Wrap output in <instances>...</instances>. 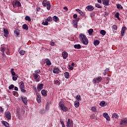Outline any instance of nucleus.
<instances>
[{
    "instance_id": "nucleus-6",
    "label": "nucleus",
    "mask_w": 127,
    "mask_h": 127,
    "mask_svg": "<svg viewBox=\"0 0 127 127\" xmlns=\"http://www.w3.org/2000/svg\"><path fill=\"white\" fill-rule=\"evenodd\" d=\"M102 4L105 6L110 5V0H102Z\"/></svg>"
},
{
    "instance_id": "nucleus-55",
    "label": "nucleus",
    "mask_w": 127,
    "mask_h": 127,
    "mask_svg": "<svg viewBox=\"0 0 127 127\" xmlns=\"http://www.w3.org/2000/svg\"><path fill=\"white\" fill-rule=\"evenodd\" d=\"M20 90H21V92H22V93H25V92H26V90H25V89H24V88H21Z\"/></svg>"
},
{
    "instance_id": "nucleus-62",
    "label": "nucleus",
    "mask_w": 127,
    "mask_h": 127,
    "mask_svg": "<svg viewBox=\"0 0 127 127\" xmlns=\"http://www.w3.org/2000/svg\"><path fill=\"white\" fill-rule=\"evenodd\" d=\"M37 101L38 103H41V98H37Z\"/></svg>"
},
{
    "instance_id": "nucleus-40",
    "label": "nucleus",
    "mask_w": 127,
    "mask_h": 127,
    "mask_svg": "<svg viewBox=\"0 0 127 127\" xmlns=\"http://www.w3.org/2000/svg\"><path fill=\"white\" fill-rule=\"evenodd\" d=\"M1 52H2V54H4V51H5V48L4 47H2L0 49Z\"/></svg>"
},
{
    "instance_id": "nucleus-16",
    "label": "nucleus",
    "mask_w": 127,
    "mask_h": 127,
    "mask_svg": "<svg viewBox=\"0 0 127 127\" xmlns=\"http://www.w3.org/2000/svg\"><path fill=\"white\" fill-rule=\"evenodd\" d=\"M3 31L4 33V36L5 37H7V36L8 35V30L6 29H4Z\"/></svg>"
},
{
    "instance_id": "nucleus-64",
    "label": "nucleus",
    "mask_w": 127,
    "mask_h": 127,
    "mask_svg": "<svg viewBox=\"0 0 127 127\" xmlns=\"http://www.w3.org/2000/svg\"><path fill=\"white\" fill-rule=\"evenodd\" d=\"M33 89L34 91H35V92H37V89H36V87L35 86H33Z\"/></svg>"
},
{
    "instance_id": "nucleus-37",
    "label": "nucleus",
    "mask_w": 127,
    "mask_h": 127,
    "mask_svg": "<svg viewBox=\"0 0 127 127\" xmlns=\"http://www.w3.org/2000/svg\"><path fill=\"white\" fill-rule=\"evenodd\" d=\"M100 34H101L103 36H104V35H106V31H105L104 30H101L100 31Z\"/></svg>"
},
{
    "instance_id": "nucleus-22",
    "label": "nucleus",
    "mask_w": 127,
    "mask_h": 127,
    "mask_svg": "<svg viewBox=\"0 0 127 127\" xmlns=\"http://www.w3.org/2000/svg\"><path fill=\"white\" fill-rule=\"evenodd\" d=\"M2 125L6 127H9V124L6 121H2Z\"/></svg>"
},
{
    "instance_id": "nucleus-53",
    "label": "nucleus",
    "mask_w": 127,
    "mask_h": 127,
    "mask_svg": "<svg viewBox=\"0 0 127 127\" xmlns=\"http://www.w3.org/2000/svg\"><path fill=\"white\" fill-rule=\"evenodd\" d=\"M126 30H127V27H122L121 32H124V33H125V31Z\"/></svg>"
},
{
    "instance_id": "nucleus-61",
    "label": "nucleus",
    "mask_w": 127,
    "mask_h": 127,
    "mask_svg": "<svg viewBox=\"0 0 127 127\" xmlns=\"http://www.w3.org/2000/svg\"><path fill=\"white\" fill-rule=\"evenodd\" d=\"M55 84H59V85H60V82H59V80H56L55 81Z\"/></svg>"
},
{
    "instance_id": "nucleus-28",
    "label": "nucleus",
    "mask_w": 127,
    "mask_h": 127,
    "mask_svg": "<svg viewBox=\"0 0 127 127\" xmlns=\"http://www.w3.org/2000/svg\"><path fill=\"white\" fill-rule=\"evenodd\" d=\"M53 19L54 21H55V22H57L58 20H59V18L56 16H54V17H53Z\"/></svg>"
},
{
    "instance_id": "nucleus-30",
    "label": "nucleus",
    "mask_w": 127,
    "mask_h": 127,
    "mask_svg": "<svg viewBox=\"0 0 127 127\" xmlns=\"http://www.w3.org/2000/svg\"><path fill=\"white\" fill-rule=\"evenodd\" d=\"M76 11H78V12L79 13V14H80L81 15H83V14H84V12H83V11H82V10H81L79 9H75Z\"/></svg>"
},
{
    "instance_id": "nucleus-32",
    "label": "nucleus",
    "mask_w": 127,
    "mask_h": 127,
    "mask_svg": "<svg viewBox=\"0 0 127 127\" xmlns=\"http://www.w3.org/2000/svg\"><path fill=\"white\" fill-rule=\"evenodd\" d=\"M19 85H20V88H24V82H23V81L20 82Z\"/></svg>"
},
{
    "instance_id": "nucleus-45",
    "label": "nucleus",
    "mask_w": 127,
    "mask_h": 127,
    "mask_svg": "<svg viewBox=\"0 0 127 127\" xmlns=\"http://www.w3.org/2000/svg\"><path fill=\"white\" fill-rule=\"evenodd\" d=\"M46 111L44 109H43L40 111V114L41 115H43V114H45Z\"/></svg>"
},
{
    "instance_id": "nucleus-34",
    "label": "nucleus",
    "mask_w": 127,
    "mask_h": 127,
    "mask_svg": "<svg viewBox=\"0 0 127 127\" xmlns=\"http://www.w3.org/2000/svg\"><path fill=\"white\" fill-rule=\"evenodd\" d=\"M12 4H13V7H15V6H16V5L17 4V0L13 1Z\"/></svg>"
},
{
    "instance_id": "nucleus-36",
    "label": "nucleus",
    "mask_w": 127,
    "mask_h": 127,
    "mask_svg": "<svg viewBox=\"0 0 127 127\" xmlns=\"http://www.w3.org/2000/svg\"><path fill=\"white\" fill-rule=\"evenodd\" d=\"M49 106H50L49 103L47 102L46 103V107H45V109L46 111H48V110H49Z\"/></svg>"
},
{
    "instance_id": "nucleus-38",
    "label": "nucleus",
    "mask_w": 127,
    "mask_h": 127,
    "mask_svg": "<svg viewBox=\"0 0 127 127\" xmlns=\"http://www.w3.org/2000/svg\"><path fill=\"white\" fill-rule=\"evenodd\" d=\"M94 32V30L93 29H90L88 30V33L90 34V35H92L93 34V32Z\"/></svg>"
},
{
    "instance_id": "nucleus-12",
    "label": "nucleus",
    "mask_w": 127,
    "mask_h": 127,
    "mask_svg": "<svg viewBox=\"0 0 127 127\" xmlns=\"http://www.w3.org/2000/svg\"><path fill=\"white\" fill-rule=\"evenodd\" d=\"M62 56L64 59H66L68 57V53L66 52H64L62 53Z\"/></svg>"
},
{
    "instance_id": "nucleus-44",
    "label": "nucleus",
    "mask_w": 127,
    "mask_h": 127,
    "mask_svg": "<svg viewBox=\"0 0 127 127\" xmlns=\"http://www.w3.org/2000/svg\"><path fill=\"white\" fill-rule=\"evenodd\" d=\"M117 7L119 9V8H120L121 9H123V6H122V5H121L120 4H118L117 5Z\"/></svg>"
},
{
    "instance_id": "nucleus-52",
    "label": "nucleus",
    "mask_w": 127,
    "mask_h": 127,
    "mask_svg": "<svg viewBox=\"0 0 127 127\" xmlns=\"http://www.w3.org/2000/svg\"><path fill=\"white\" fill-rule=\"evenodd\" d=\"M17 117L19 120H22V118L21 117V115H20V114H17Z\"/></svg>"
},
{
    "instance_id": "nucleus-31",
    "label": "nucleus",
    "mask_w": 127,
    "mask_h": 127,
    "mask_svg": "<svg viewBox=\"0 0 127 127\" xmlns=\"http://www.w3.org/2000/svg\"><path fill=\"white\" fill-rule=\"evenodd\" d=\"M17 78H18V75L16 74V75H13L12 80L13 81H16L17 80Z\"/></svg>"
},
{
    "instance_id": "nucleus-54",
    "label": "nucleus",
    "mask_w": 127,
    "mask_h": 127,
    "mask_svg": "<svg viewBox=\"0 0 127 127\" xmlns=\"http://www.w3.org/2000/svg\"><path fill=\"white\" fill-rule=\"evenodd\" d=\"M91 111H92V112L95 113V112H97V109H96V108L95 107H91Z\"/></svg>"
},
{
    "instance_id": "nucleus-9",
    "label": "nucleus",
    "mask_w": 127,
    "mask_h": 127,
    "mask_svg": "<svg viewBox=\"0 0 127 127\" xmlns=\"http://www.w3.org/2000/svg\"><path fill=\"white\" fill-rule=\"evenodd\" d=\"M21 99L24 105H27V98L21 96Z\"/></svg>"
},
{
    "instance_id": "nucleus-27",
    "label": "nucleus",
    "mask_w": 127,
    "mask_h": 127,
    "mask_svg": "<svg viewBox=\"0 0 127 127\" xmlns=\"http://www.w3.org/2000/svg\"><path fill=\"white\" fill-rule=\"evenodd\" d=\"M14 71V68L11 69L10 72H11L12 76H15L16 75H17L16 73H15V72Z\"/></svg>"
},
{
    "instance_id": "nucleus-42",
    "label": "nucleus",
    "mask_w": 127,
    "mask_h": 127,
    "mask_svg": "<svg viewBox=\"0 0 127 127\" xmlns=\"http://www.w3.org/2000/svg\"><path fill=\"white\" fill-rule=\"evenodd\" d=\"M112 29H114V30H117L118 26H117L116 25H113L112 26Z\"/></svg>"
},
{
    "instance_id": "nucleus-26",
    "label": "nucleus",
    "mask_w": 127,
    "mask_h": 127,
    "mask_svg": "<svg viewBox=\"0 0 127 127\" xmlns=\"http://www.w3.org/2000/svg\"><path fill=\"white\" fill-rule=\"evenodd\" d=\"M64 75L66 79H68L69 78V76H70V74H69V72H64Z\"/></svg>"
},
{
    "instance_id": "nucleus-50",
    "label": "nucleus",
    "mask_w": 127,
    "mask_h": 127,
    "mask_svg": "<svg viewBox=\"0 0 127 127\" xmlns=\"http://www.w3.org/2000/svg\"><path fill=\"white\" fill-rule=\"evenodd\" d=\"M46 20L48 21H48H52L53 19H52V17H51V16H49V17H48L46 19Z\"/></svg>"
},
{
    "instance_id": "nucleus-4",
    "label": "nucleus",
    "mask_w": 127,
    "mask_h": 127,
    "mask_svg": "<svg viewBox=\"0 0 127 127\" xmlns=\"http://www.w3.org/2000/svg\"><path fill=\"white\" fill-rule=\"evenodd\" d=\"M33 76L34 79L37 81V82H39L40 80V79H39V77H40V75L38 74H36V73H33Z\"/></svg>"
},
{
    "instance_id": "nucleus-8",
    "label": "nucleus",
    "mask_w": 127,
    "mask_h": 127,
    "mask_svg": "<svg viewBox=\"0 0 127 127\" xmlns=\"http://www.w3.org/2000/svg\"><path fill=\"white\" fill-rule=\"evenodd\" d=\"M5 118H6V119H7L8 120L11 119V115L10 114V112H7L5 113Z\"/></svg>"
},
{
    "instance_id": "nucleus-21",
    "label": "nucleus",
    "mask_w": 127,
    "mask_h": 127,
    "mask_svg": "<svg viewBox=\"0 0 127 127\" xmlns=\"http://www.w3.org/2000/svg\"><path fill=\"white\" fill-rule=\"evenodd\" d=\"M93 44L95 45V46H97V45H99L100 44V41L96 40L93 42Z\"/></svg>"
},
{
    "instance_id": "nucleus-58",
    "label": "nucleus",
    "mask_w": 127,
    "mask_h": 127,
    "mask_svg": "<svg viewBox=\"0 0 127 127\" xmlns=\"http://www.w3.org/2000/svg\"><path fill=\"white\" fill-rule=\"evenodd\" d=\"M17 6H21V3H20V2L17 1Z\"/></svg>"
},
{
    "instance_id": "nucleus-60",
    "label": "nucleus",
    "mask_w": 127,
    "mask_h": 127,
    "mask_svg": "<svg viewBox=\"0 0 127 127\" xmlns=\"http://www.w3.org/2000/svg\"><path fill=\"white\" fill-rule=\"evenodd\" d=\"M109 15V12L105 11L104 16L106 17Z\"/></svg>"
},
{
    "instance_id": "nucleus-29",
    "label": "nucleus",
    "mask_w": 127,
    "mask_h": 127,
    "mask_svg": "<svg viewBox=\"0 0 127 127\" xmlns=\"http://www.w3.org/2000/svg\"><path fill=\"white\" fill-rule=\"evenodd\" d=\"M22 28L23 29H25V30H28V26L26 24H25L23 25Z\"/></svg>"
},
{
    "instance_id": "nucleus-14",
    "label": "nucleus",
    "mask_w": 127,
    "mask_h": 127,
    "mask_svg": "<svg viewBox=\"0 0 127 127\" xmlns=\"http://www.w3.org/2000/svg\"><path fill=\"white\" fill-rule=\"evenodd\" d=\"M43 86H44V84H43V83H41L40 84H39L37 86L38 91H41V90H42V89H43Z\"/></svg>"
},
{
    "instance_id": "nucleus-3",
    "label": "nucleus",
    "mask_w": 127,
    "mask_h": 127,
    "mask_svg": "<svg viewBox=\"0 0 127 127\" xmlns=\"http://www.w3.org/2000/svg\"><path fill=\"white\" fill-rule=\"evenodd\" d=\"M102 80H103V78H102V77H101V76L98 77L96 78V79H93V83H94L95 84L100 83V82H101V81H102Z\"/></svg>"
},
{
    "instance_id": "nucleus-48",
    "label": "nucleus",
    "mask_w": 127,
    "mask_h": 127,
    "mask_svg": "<svg viewBox=\"0 0 127 127\" xmlns=\"http://www.w3.org/2000/svg\"><path fill=\"white\" fill-rule=\"evenodd\" d=\"M19 54L20 55H24V54H25V51L21 50L19 52Z\"/></svg>"
},
{
    "instance_id": "nucleus-39",
    "label": "nucleus",
    "mask_w": 127,
    "mask_h": 127,
    "mask_svg": "<svg viewBox=\"0 0 127 127\" xmlns=\"http://www.w3.org/2000/svg\"><path fill=\"white\" fill-rule=\"evenodd\" d=\"M35 74H40V73H41V70L40 69H37L36 70H35L34 71Z\"/></svg>"
},
{
    "instance_id": "nucleus-17",
    "label": "nucleus",
    "mask_w": 127,
    "mask_h": 127,
    "mask_svg": "<svg viewBox=\"0 0 127 127\" xmlns=\"http://www.w3.org/2000/svg\"><path fill=\"white\" fill-rule=\"evenodd\" d=\"M73 26L75 27V28H77L78 27V22H77V20H73Z\"/></svg>"
},
{
    "instance_id": "nucleus-2",
    "label": "nucleus",
    "mask_w": 127,
    "mask_h": 127,
    "mask_svg": "<svg viewBox=\"0 0 127 127\" xmlns=\"http://www.w3.org/2000/svg\"><path fill=\"white\" fill-rule=\"evenodd\" d=\"M42 4L43 6L45 7L47 6V9L48 10H50V8H51V5H50V3L46 0H44L42 2Z\"/></svg>"
},
{
    "instance_id": "nucleus-23",
    "label": "nucleus",
    "mask_w": 127,
    "mask_h": 127,
    "mask_svg": "<svg viewBox=\"0 0 127 127\" xmlns=\"http://www.w3.org/2000/svg\"><path fill=\"white\" fill-rule=\"evenodd\" d=\"M41 94L42 96H44V97H46L47 96V93H46V91L45 90H43L41 91Z\"/></svg>"
},
{
    "instance_id": "nucleus-57",
    "label": "nucleus",
    "mask_w": 127,
    "mask_h": 127,
    "mask_svg": "<svg viewBox=\"0 0 127 127\" xmlns=\"http://www.w3.org/2000/svg\"><path fill=\"white\" fill-rule=\"evenodd\" d=\"M6 54H7V55H9V49H8V48L6 49Z\"/></svg>"
},
{
    "instance_id": "nucleus-56",
    "label": "nucleus",
    "mask_w": 127,
    "mask_h": 127,
    "mask_svg": "<svg viewBox=\"0 0 127 127\" xmlns=\"http://www.w3.org/2000/svg\"><path fill=\"white\" fill-rule=\"evenodd\" d=\"M115 17H116V18H119V17H120V13H119V12H117L115 14Z\"/></svg>"
},
{
    "instance_id": "nucleus-15",
    "label": "nucleus",
    "mask_w": 127,
    "mask_h": 127,
    "mask_svg": "<svg viewBox=\"0 0 127 127\" xmlns=\"http://www.w3.org/2000/svg\"><path fill=\"white\" fill-rule=\"evenodd\" d=\"M45 61H46V64L48 65V66H51V61H50V60L49 59H45Z\"/></svg>"
},
{
    "instance_id": "nucleus-1",
    "label": "nucleus",
    "mask_w": 127,
    "mask_h": 127,
    "mask_svg": "<svg viewBox=\"0 0 127 127\" xmlns=\"http://www.w3.org/2000/svg\"><path fill=\"white\" fill-rule=\"evenodd\" d=\"M79 39L84 45H87V44L89 43V40H88V38H87V37L83 34H80L79 36Z\"/></svg>"
},
{
    "instance_id": "nucleus-46",
    "label": "nucleus",
    "mask_w": 127,
    "mask_h": 127,
    "mask_svg": "<svg viewBox=\"0 0 127 127\" xmlns=\"http://www.w3.org/2000/svg\"><path fill=\"white\" fill-rule=\"evenodd\" d=\"M96 7H97V8H102V6L100 5L99 3L95 4Z\"/></svg>"
},
{
    "instance_id": "nucleus-24",
    "label": "nucleus",
    "mask_w": 127,
    "mask_h": 127,
    "mask_svg": "<svg viewBox=\"0 0 127 127\" xmlns=\"http://www.w3.org/2000/svg\"><path fill=\"white\" fill-rule=\"evenodd\" d=\"M74 48L75 49H80L81 48V45L80 44H75L74 45Z\"/></svg>"
},
{
    "instance_id": "nucleus-11",
    "label": "nucleus",
    "mask_w": 127,
    "mask_h": 127,
    "mask_svg": "<svg viewBox=\"0 0 127 127\" xmlns=\"http://www.w3.org/2000/svg\"><path fill=\"white\" fill-rule=\"evenodd\" d=\"M53 73L54 74H58L59 72H60V70H59V68L56 67H54V69L53 70Z\"/></svg>"
},
{
    "instance_id": "nucleus-19",
    "label": "nucleus",
    "mask_w": 127,
    "mask_h": 127,
    "mask_svg": "<svg viewBox=\"0 0 127 127\" xmlns=\"http://www.w3.org/2000/svg\"><path fill=\"white\" fill-rule=\"evenodd\" d=\"M99 105L101 107H105V106H107V103H106L105 101H103L100 103Z\"/></svg>"
},
{
    "instance_id": "nucleus-49",
    "label": "nucleus",
    "mask_w": 127,
    "mask_h": 127,
    "mask_svg": "<svg viewBox=\"0 0 127 127\" xmlns=\"http://www.w3.org/2000/svg\"><path fill=\"white\" fill-rule=\"evenodd\" d=\"M76 99L77 101H81V96L77 95L76 96Z\"/></svg>"
},
{
    "instance_id": "nucleus-10",
    "label": "nucleus",
    "mask_w": 127,
    "mask_h": 127,
    "mask_svg": "<svg viewBox=\"0 0 127 127\" xmlns=\"http://www.w3.org/2000/svg\"><path fill=\"white\" fill-rule=\"evenodd\" d=\"M103 116L104 118H105V119H106L107 121H108V122L111 120V119H110V116H109L108 113H104Z\"/></svg>"
},
{
    "instance_id": "nucleus-5",
    "label": "nucleus",
    "mask_w": 127,
    "mask_h": 127,
    "mask_svg": "<svg viewBox=\"0 0 127 127\" xmlns=\"http://www.w3.org/2000/svg\"><path fill=\"white\" fill-rule=\"evenodd\" d=\"M60 107L64 112H67V111H68V108L65 107L63 104L60 103Z\"/></svg>"
},
{
    "instance_id": "nucleus-51",
    "label": "nucleus",
    "mask_w": 127,
    "mask_h": 127,
    "mask_svg": "<svg viewBox=\"0 0 127 127\" xmlns=\"http://www.w3.org/2000/svg\"><path fill=\"white\" fill-rule=\"evenodd\" d=\"M14 88V85H13V84H11V85L8 87L9 90H11L12 89H13Z\"/></svg>"
},
{
    "instance_id": "nucleus-35",
    "label": "nucleus",
    "mask_w": 127,
    "mask_h": 127,
    "mask_svg": "<svg viewBox=\"0 0 127 127\" xmlns=\"http://www.w3.org/2000/svg\"><path fill=\"white\" fill-rule=\"evenodd\" d=\"M14 34H16L17 36H18L19 35V31L18 29H16L14 31Z\"/></svg>"
},
{
    "instance_id": "nucleus-33",
    "label": "nucleus",
    "mask_w": 127,
    "mask_h": 127,
    "mask_svg": "<svg viewBox=\"0 0 127 127\" xmlns=\"http://www.w3.org/2000/svg\"><path fill=\"white\" fill-rule=\"evenodd\" d=\"M25 20H27L29 22L31 21V19L30 18V17H29V16H26L25 17Z\"/></svg>"
},
{
    "instance_id": "nucleus-7",
    "label": "nucleus",
    "mask_w": 127,
    "mask_h": 127,
    "mask_svg": "<svg viewBox=\"0 0 127 127\" xmlns=\"http://www.w3.org/2000/svg\"><path fill=\"white\" fill-rule=\"evenodd\" d=\"M127 124V120H126V119H123L120 122V125H121V126H126Z\"/></svg>"
},
{
    "instance_id": "nucleus-47",
    "label": "nucleus",
    "mask_w": 127,
    "mask_h": 127,
    "mask_svg": "<svg viewBox=\"0 0 127 127\" xmlns=\"http://www.w3.org/2000/svg\"><path fill=\"white\" fill-rule=\"evenodd\" d=\"M94 16H95V12L92 11L90 14V17L91 18H94Z\"/></svg>"
},
{
    "instance_id": "nucleus-20",
    "label": "nucleus",
    "mask_w": 127,
    "mask_h": 127,
    "mask_svg": "<svg viewBox=\"0 0 127 127\" xmlns=\"http://www.w3.org/2000/svg\"><path fill=\"white\" fill-rule=\"evenodd\" d=\"M80 106V102L78 101H75L74 102V106L75 108H79V106Z\"/></svg>"
},
{
    "instance_id": "nucleus-41",
    "label": "nucleus",
    "mask_w": 127,
    "mask_h": 127,
    "mask_svg": "<svg viewBox=\"0 0 127 127\" xmlns=\"http://www.w3.org/2000/svg\"><path fill=\"white\" fill-rule=\"evenodd\" d=\"M42 24H43V25H48V22L47 20L46 19L45 22H43L42 23Z\"/></svg>"
},
{
    "instance_id": "nucleus-18",
    "label": "nucleus",
    "mask_w": 127,
    "mask_h": 127,
    "mask_svg": "<svg viewBox=\"0 0 127 127\" xmlns=\"http://www.w3.org/2000/svg\"><path fill=\"white\" fill-rule=\"evenodd\" d=\"M67 127H73V121H71L70 123H66Z\"/></svg>"
},
{
    "instance_id": "nucleus-43",
    "label": "nucleus",
    "mask_w": 127,
    "mask_h": 127,
    "mask_svg": "<svg viewBox=\"0 0 127 127\" xmlns=\"http://www.w3.org/2000/svg\"><path fill=\"white\" fill-rule=\"evenodd\" d=\"M20 114V108L18 107L16 109V115Z\"/></svg>"
},
{
    "instance_id": "nucleus-59",
    "label": "nucleus",
    "mask_w": 127,
    "mask_h": 127,
    "mask_svg": "<svg viewBox=\"0 0 127 127\" xmlns=\"http://www.w3.org/2000/svg\"><path fill=\"white\" fill-rule=\"evenodd\" d=\"M61 123L63 127H65V124H64V122L63 121H61Z\"/></svg>"
},
{
    "instance_id": "nucleus-63",
    "label": "nucleus",
    "mask_w": 127,
    "mask_h": 127,
    "mask_svg": "<svg viewBox=\"0 0 127 127\" xmlns=\"http://www.w3.org/2000/svg\"><path fill=\"white\" fill-rule=\"evenodd\" d=\"M50 45H51V46H54V45H55V43L53 42H51Z\"/></svg>"
},
{
    "instance_id": "nucleus-25",
    "label": "nucleus",
    "mask_w": 127,
    "mask_h": 127,
    "mask_svg": "<svg viewBox=\"0 0 127 127\" xmlns=\"http://www.w3.org/2000/svg\"><path fill=\"white\" fill-rule=\"evenodd\" d=\"M113 119H119V115L117 113H114L112 115Z\"/></svg>"
},
{
    "instance_id": "nucleus-13",
    "label": "nucleus",
    "mask_w": 127,
    "mask_h": 127,
    "mask_svg": "<svg viewBox=\"0 0 127 127\" xmlns=\"http://www.w3.org/2000/svg\"><path fill=\"white\" fill-rule=\"evenodd\" d=\"M86 8L89 10V11H92V10H94V6L91 5L87 6Z\"/></svg>"
}]
</instances>
